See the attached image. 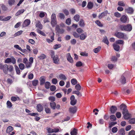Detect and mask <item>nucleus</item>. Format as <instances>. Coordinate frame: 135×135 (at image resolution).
<instances>
[{
	"mask_svg": "<svg viewBox=\"0 0 135 135\" xmlns=\"http://www.w3.org/2000/svg\"><path fill=\"white\" fill-rule=\"evenodd\" d=\"M120 28L122 31H125L128 32H130L132 29V27L131 25L128 24L126 25H120Z\"/></svg>",
	"mask_w": 135,
	"mask_h": 135,
	"instance_id": "nucleus-1",
	"label": "nucleus"
},
{
	"mask_svg": "<svg viewBox=\"0 0 135 135\" xmlns=\"http://www.w3.org/2000/svg\"><path fill=\"white\" fill-rule=\"evenodd\" d=\"M115 36L119 38H124L126 40L128 39V37L127 35L124 33L119 32H117L115 34Z\"/></svg>",
	"mask_w": 135,
	"mask_h": 135,
	"instance_id": "nucleus-2",
	"label": "nucleus"
},
{
	"mask_svg": "<svg viewBox=\"0 0 135 135\" xmlns=\"http://www.w3.org/2000/svg\"><path fill=\"white\" fill-rule=\"evenodd\" d=\"M51 23L52 27H54L57 24L56 16L55 13H52L51 16Z\"/></svg>",
	"mask_w": 135,
	"mask_h": 135,
	"instance_id": "nucleus-3",
	"label": "nucleus"
},
{
	"mask_svg": "<svg viewBox=\"0 0 135 135\" xmlns=\"http://www.w3.org/2000/svg\"><path fill=\"white\" fill-rule=\"evenodd\" d=\"M8 65L7 64H3L2 63H0V69L2 70L5 74L8 73Z\"/></svg>",
	"mask_w": 135,
	"mask_h": 135,
	"instance_id": "nucleus-4",
	"label": "nucleus"
},
{
	"mask_svg": "<svg viewBox=\"0 0 135 135\" xmlns=\"http://www.w3.org/2000/svg\"><path fill=\"white\" fill-rule=\"evenodd\" d=\"M16 59L12 56L10 58H7L5 61V63H9L11 62L13 64L16 63Z\"/></svg>",
	"mask_w": 135,
	"mask_h": 135,
	"instance_id": "nucleus-5",
	"label": "nucleus"
},
{
	"mask_svg": "<svg viewBox=\"0 0 135 135\" xmlns=\"http://www.w3.org/2000/svg\"><path fill=\"white\" fill-rule=\"evenodd\" d=\"M121 109H123L122 113L123 114L128 113L127 110L126 109V106L125 105L122 104L120 106Z\"/></svg>",
	"mask_w": 135,
	"mask_h": 135,
	"instance_id": "nucleus-6",
	"label": "nucleus"
},
{
	"mask_svg": "<svg viewBox=\"0 0 135 135\" xmlns=\"http://www.w3.org/2000/svg\"><path fill=\"white\" fill-rule=\"evenodd\" d=\"M71 100L70 104L72 105H75L76 103L77 100L75 99V96L74 95L71 96L70 98Z\"/></svg>",
	"mask_w": 135,
	"mask_h": 135,
	"instance_id": "nucleus-7",
	"label": "nucleus"
},
{
	"mask_svg": "<svg viewBox=\"0 0 135 135\" xmlns=\"http://www.w3.org/2000/svg\"><path fill=\"white\" fill-rule=\"evenodd\" d=\"M54 62L56 64L59 63V58L57 55H55V56L52 58Z\"/></svg>",
	"mask_w": 135,
	"mask_h": 135,
	"instance_id": "nucleus-8",
	"label": "nucleus"
},
{
	"mask_svg": "<svg viewBox=\"0 0 135 135\" xmlns=\"http://www.w3.org/2000/svg\"><path fill=\"white\" fill-rule=\"evenodd\" d=\"M108 13V11L107 10L105 11L101 14H99L98 16V17L99 19H101L105 16H107Z\"/></svg>",
	"mask_w": 135,
	"mask_h": 135,
	"instance_id": "nucleus-9",
	"label": "nucleus"
},
{
	"mask_svg": "<svg viewBox=\"0 0 135 135\" xmlns=\"http://www.w3.org/2000/svg\"><path fill=\"white\" fill-rule=\"evenodd\" d=\"M128 17L125 15H123L120 18V21L123 23H125L127 22V20Z\"/></svg>",
	"mask_w": 135,
	"mask_h": 135,
	"instance_id": "nucleus-10",
	"label": "nucleus"
},
{
	"mask_svg": "<svg viewBox=\"0 0 135 135\" xmlns=\"http://www.w3.org/2000/svg\"><path fill=\"white\" fill-rule=\"evenodd\" d=\"M30 21L29 19H26L23 22V27H26L28 26L30 23Z\"/></svg>",
	"mask_w": 135,
	"mask_h": 135,
	"instance_id": "nucleus-11",
	"label": "nucleus"
},
{
	"mask_svg": "<svg viewBox=\"0 0 135 135\" xmlns=\"http://www.w3.org/2000/svg\"><path fill=\"white\" fill-rule=\"evenodd\" d=\"M66 57L68 61L71 63H73V58L71 57L70 54L68 53L66 55Z\"/></svg>",
	"mask_w": 135,
	"mask_h": 135,
	"instance_id": "nucleus-12",
	"label": "nucleus"
},
{
	"mask_svg": "<svg viewBox=\"0 0 135 135\" xmlns=\"http://www.w3.org/2000/svg\"><path fill=\"white\" fill-rule=\"evenodd\" d=\"M133 11V9L132 7H129L126 9V12L128 13L132 14Z\"/></svg>",
	"mask_w": 135,
	"mask_h": 135,
	"instance_id": "nucleus-13",
	"label": "nucleus"
},
{
	"mask_svg": "<svg viewBox=\"0 0 135 135\" xmlns=\"http://www.w3.org/2000/svg\"><path fill=\"white\" fill-rule=\"evenodd\" d=\"M77 110V108L75 106L73 107H70L69 109V112L73 113H75L76 112Z\"/></svg>",
	"mask_w": 135,
	"mask_h": 135,
	"instance_id": "nucleus-14",
	"label": "nucleus"
},
{
	"mask_svg": "<svg viewBox=\"0 0 135 135\" xmlns=\"http://www.w3.org/2000/svg\"><path fill=\"white\" fill-rule=\"evenodd\" d=\"M117 110V108L116 106L112 105L111 106L110 108V111L112 113L114 114Z\"/></svg>",
	"mask_w": 135,
	"mask_h": 135,
	"instance_id": "nucleus-15",
	"label": "nucleus"
},
{
	"mask_svg": "<svg viewBox=\"0 0 135 135\" xmlns=\"http://www.w3.org/2000/svg\"><path fill=\"white\" fill-rule=\"evenodd\" d=\"M119 81L123 84H124L126 83V78L123 75L121 76L120 78L119 79Z\"/></svg>",
	"mask_w": 135,
	"mask_h": 135,
	"instance_id": "nucleus-16",
	"label": "nucleus"
},
{
	"mask_svg": "<svg viewBox=\"0 0 135 135\" xmlns=\"http://www.w3.org/2000/svg\"><path fill=\"white\" fill-rule=\"evenodd\" d=\"M36 26L40 29H42L43 27L42 25L41 24L40 22L39 21H36Z\"/></svg>",
	"mask_w": 135,
	"mask_h": 135,
	"instance_id": "nucleus-17",
	"label": "nucleus"
},
{
	"mask_svg": "<svg viewBox=\"0 0 135 135\" xmlns=\"http://www.w3.org/2000/svg\"><path fill=\"white\" fill-rule=\"evenodd\" d=\"M113 46L114 49L117 51H118L120 49L119 46L115 44H114L113 45Z\"/></svg>",
	"mask_w": 135,
	"mask_h": 135,
	"instance_id": "nucleus-18",
	"label": "nucleus"
},
{
	"mask_svg": "<svg viewBox=\"0 0 135 135\" xmlns=\"http://www.w3.org/2000/svg\"><path fill=\"white\" fill-rule=\"evenodd\" d=\"M25 11V10L24 9H21L19 10L16 13L15 16H17L23 13Z\"/></svg>",
	"mask_w": 135,
	"mask_h": 135,
	"instance_id": "nucleus-19",
	"label": "nucleus"
},
{
	"mask_svg": "<svg viewBox=\"0 0 135 135\" xmlns=\"http://www.w3.org/2000/svg\"><path fill=\"white\" fill-rule=\"evenodd\" d=\"M87 37V35L86 33L82 34L80 35V39L81 40H84Z\"/></svg>",
	"mask_w": 135,
	"mask_h": 135,
	"instance_id": "nucleus-20",
	"label": "nucleus"
},
{
	"mask_svg": "<svg viewBox=\"0 0 135 135\" xmlns=\"http://www.w3.org/2000/svg\"><path fill=\"white\" fill-rule=\"evenodd\" d=\"M40 84L41 85L43 84L45 82V78L44 76H42L40 78Z\"/></svg>",
	"mask_w": 135,
	"mask_h": 135,
	"instance_id": "nucleus-21",
	"label": "nucleus"
},
{
	"mask_svg": "<svg viewBox=\"0 0 135 135\" xmlns=\"http://www.w3.org/2000/svg\"><path fill=\"white\" fill-rule=\"evenodd\" d=\"M37 109L38 112H41L43 109L42 106L40 104H38L37 106Z\"/></svg>",
	"mask_w": 135,
	"mask_h": 135,
	"instance_id": "nucleus-22",
	"label": "nucleus"
},
{
	"mask_svg": "<svg viewBox=\"0 0 135 135\" xmlns=\"http://www.w3.org/2000/svg\"><path fill=\"white\" fill-rule=\"evenodd\" d=\"M124 118L126 119H128L131 117V114L128 113L123 114Z\"/></svg>",
	"mask_w": 135,
	"mask_h": 135,
	"instance_id": "nucleus-23",
	"label": "nucleus"
},
{
	"mask_svg": "<svg viewBox=\"0 0 135 135\" xmlns=\"http://www.w3.org/2000/svg\"><path fill=\"white\" fill-rule=\"evenodd\" d=\"M59 78L61 80H65L66 79V76L63 74H61L59 76Z\"/></svg>",
	"mask_w": 135,
	"mask_h": 135,
	"instance_id": "nucleus-24",
	"label": "nucleus"
},
{
	"mask_svg": "<svg viewBox=\"0 0 135 135\" xmlns=\"http://www.w3.org/2000/svg\"><path fill=\"white\" fill-rule=\"evenodd\" d=\"M13 130V127L11 126H9L8 127L6 130L7 133H9L12 131Z\"/></svg>",
	"mask_w": 135,
	"mask_h": 135,
	"instance_id": "nucleus-25",
	"label": "nucleus"
},
{
	"mask_svg": "<svg viewBox=\"0 0 135 135\" xmlns=\"http://www.w3.org/2000/svg\"><path fill=\"white\" fill-rule=\"evenodd\" d=\"M50 106L52 108L54 109L56 108V104L54 102H52L50 103Z\"/></svg>",
	"mask_w": 135,
	"mask_h": 135,
	"instance_id": "nucleus-26",
	"label": "nucleus"
},
{
	"mask_svg": "<svg viewBox=\"0 0 135 135\" xmlns=\"http://www.w3.org/2000/svg\"><path fill=\"white\" fill-rule=\"evenodd\" d=\"M93 7V4L91 2L88 3L87 6V8L89 9H91Z\"/></svg>",
	"mask_w": 135,
	"mask_h": 135,
	"instance_id": "nucleus-27",
	"label": "nucleus"
},
{
	"mask_svg": "<svg viewBox=\"0 0 135 135\" xmlns=\"http://www.w3.org/2000/svg\"><path fill=\"white\" fill-rule=\"evenodd\" d=\"M101 49V47L100 46L95 48L93 49L94 52L95 53H97L100 51Z\"/></svg>",
	"mask_w": 135,
	"mask_h": 135,
	"instance_id": "nucleus-28",
	"label": "nucleus"
},
{
	"mask_svg": "<svg viewBox=\"0 0 135 135\" xmlns=\"http://www.w3.org/2000/svg\"><path fill=\"white\" fill-rule=\"evenodd\" d=\"M36 31L37 32L41 34V35H42V36H46V34L43 31H42L38 29H37L36 30Z\"/></svg>",
	"mask_w": 135,
	"mask_h": 135,
	"instance_id": "nucleus-29",
	"label": "nucleus"
},
{
	"mask_svg": "<svg viewBox=\"0 0 135 135\" xmlns=\"http://www.w3.org/2000/svg\"><path fill=\"white\" fill-rule=\"evenodd\" d=\"M77 132V130L75 128H74L73 130L71 132V135H76Z\"/></svg>",
	"mask_w": 135,
	"mask_h": 135,
	"instance_id": "nucleus-30",
	"label": "nucleus"
},
{
	"mask_svg": "<svg viewBox=\"0 0 135 135\" xmlns=\"http://www.w3.org/2000/svg\"><path fill=\"white\" fill-rule=\"evenodd\" d=\"M79 24L81 27H84L85 25L84 21L83 20H80L79 22Z\"/></svg>",
	"mask_w": 135,
	"mask_h": 135,
	"instance_id": "nucleus-31",
	"label": "nucleus"
},
{
	"mask_svg": "<svg viewBox=\"0 0 135 135\" xmlns=\"http://www.w3.org/2000/svg\"><path fill=\"white\" fill-rule=\"evenodd\" d=\"M15 0H8V3L10 6H12L15 4Z\"/></svg>",
	"mask_w": 135,
	"mask_h": 135,
	"instance_id": "nucleus-32",
	"label": "nucleus"
},
{
	"mask_svg": "<svg viewBox=\"0 0 135 135\" xmlns=\"http://www.w3.org/2000/svg\"><path fill=\"white\" fill-rule=\"evenodd\" d=\"M118 5L119 6L124 7L125 6V3L123 1H119L118 2Z\"/></svg>",
	"mask_w": 135,
	"mask_h": 135,
	"instance_id": "nucleus-33",
	"label": "nucleus"
},
{
	"mask_svg": "<svg viewBox=\"0 0 135 135\" xmlns=\"http://www.w3.org/2000/svg\"><path fill=\"white\" fill-rule=\"evenodd\" d=\"M73 94H76L78 96L80 95V96H82L81 94L79 91L76 90L73 91Z\"/></svg>",
	"mask_w": 135,
	"mask_h": 135,
	"instance_id": "nucleus-34",
	"label": "nucleus"
},
{
	"mask_svg": "<svg viewBox=\"0 0 135 135\" xmlns=\"http://www.w3.org/2000/svg\"><path fill=\"white\" fill-rule=\"evenodd\" d=\"M79 18L80 16L79 15H75L74 17V20L76 22H78L79 21Z\"/></svg>",
	"mask_w": 135,
	"mask_h": 135,
	"instance_id": "nucleus-35",
	"label": "nucleus"
},
{
	"mask_svg": "<svg viewBox=\"0 0 135 135\" xmlns=\"http://www.w3.org/2000/svg\"><path fill=\"white\" fill-rule=\"evenodd\" d=\"M103 41L107 45H108L109 43V41L107 37H105L103 40Z\"/></svg>",
	"mask_w": 135,
	"mask_h": 135,
	"instance_id": "nucleus-36",
	"label": "nucleus"
},
{
	"mask_svg": "<svg viewBox=\"0 0 135 135\" xmlns=\"http://www.w3.org/2000/svg\"><path fill=\"white\" fill-rule=\"evenodd\" d=\"M115 43L116 44H123L124 43L123 41L121 40H119L116 41Z\"/></svg>",
	"mask_w": 135,
	"mask_h": 135,
	"instance_id": "nucleus-37",
	"label": "nucleus"
},
{
	"mask_svg": "<svg viewBox=\"0 0 135 135\" xmlns=\"http://www.w3.org/2000/svg\"><path fill=\"white\" fill-rule=\"evenodd\" d=\"M110 119L112 121H115L116 120L115 116L114 115H112L110 116Z\"/></svg>",
	"mask_w": 135,
	"mask_h": 135,
	"instance_id": "nucleus-38",
	"label": "nucleus"
},
{
	"mask_svg": "<svg viewBox=\"0 0 135 135\" xmlns=\"http://www.w3.org/2000/svg\"><path fill=\"white\" fill-rule=\"evenodd\" d=\"M38 83V80H34L32 81V84L33 86H36Z\"/></svg>",
	"mask_w": 135,
	"mask_h": 135,
	"instance_id": "nucleus-39",
	"label": "nucleus"
},
{
	"mask_svg": "<svg viewBox=\"0 0 135 135\" xmlns=\"http://www.w3.org/2000/svg\"><path fill=\"white\" fill-rule=\"evenodd\" d=\"M15 70L17 74L19 75L20 73V70L18 67L17 66L15 65Z\"/></svg>",
	"mask_w": 135,
	"mask_h": 135,
	"instance_id": "nucleus-40",
	"label": "nucleus"
},
{
	"mask_svg": "<svg viewBox=\"0 0 135 135\" xmlns=\"http://www.w3.org/2000/svg\"><path fill=\"white\" fill-rule=\"evenodd\" d=\"M13 67L12 65H9V66H8V71L9 72H11L13 70Z\"/></svg>",
	"mask_w": 135,
	"mask_h": 135,
	"instance_id": "nucleus-41",
	"label": "nucleus"
},
{
	"mask_svg": "<svg viewBox=\"0 0 135 135\" xmlns=\"http://www.w3.org/2000/svg\"><path fill=\"white\" fill-rule=\"evenodd\" d=\"M19 67L21 70H23L24 69L25 66L23 64L20 63L19 65Z\"/></svg>",
	"mask_w": 135,
	"mask_h": 135,
	"instance_id": "nucleus-42",
	"label": "nucleus"
},
{
	"mask_svg": "<svg viewBox=\"0 0 135 135\" xmlns=\"http://www.w3.org/2000/svg\"><path fill=\"white\" fill-rule=\"evenodd\" d=\"M61 44H56L54 46L53 48L54 49L56 50L57 49L60 48L61 47Z\"/></svg>",
	"mask_w": 135,
	"mask_h": 135,
	"instance_id": "nucleus-43",
	"label": "nucleus"
},
{
	"mask_svg": "<svg viewBox=\"0 0 135 135\" xmlns=\"http://www.w3.org/2000/svg\"><path fill=\"white\" fill-rule=\"evenodd\" d=\"M7 107L8 108H11L12 106L11 103L9 101H8L7 103Z\"/></svg>",
	"mask_w": 135,
	"mask_h": 135,
	"instance_id": "nucleus-44",
	"label": "nucleus"
},
{
	"mask_svg": "<svg viewBox=\"0 0 135 135\" xmlns=\"http://www.w3.org/2000/svg\"><path fill=\"white\" fill-rule=\"evenodd\" d=\"M129 123L131 124L135 123V118H132L129 121Z\"/></svg>",
	"mask_w": 135,
	"mask_h": 135,
	"instance_id": "nucleus-45",
	"label": "nucleus"
},
{
	"mask_svg": "<svg viewBox=\"0 0 135 135\" xmlns=\"http://www.w3.org/2000/svg\"><path fill=\"white\" fill-rule=\"evenodd\" d=\"M119 134L122 135H124L125 134V132L124 129L122 128L119 131Z\"/></svg>",
	"mask_w": 135,
	"mask_h": 135,
	"instance_id": "nucleus-46",
	"label": "nucleus"
},
{
	"mask_svg": "<svg viewBox=\"0 0 135 135\" xmlns=\"http://www.w3.org/2000/svg\"><path fill=\"white\" fill-rule=\"evenodd\" d=\"M71 84L73 85H75L77 83V81L75 79H73L71 80Z\"/></svg>",
	"mask_w": 135,
	"mask_h": 135,
	"instance_id": "nucleus-47",
	"label": "nucleus"
},
{
	"mask_svg": "<svg viewBox=\"0 0 135 135\" xmlns=\"http://www.w3.org/2000/svg\"><path fill=\"white\" fill-rule=\"evenodd\" d=\"M23 32V31L22 30L16 33L14 35V36L15 37L16 36H19Z\"/></svg>",
	"mask_w": 135,
	"mask_h": 135,
	"instance_id": "nucleus-48",
	"label": "nucleus"
},
{
	"mask_svg": "<svg viewBox=\"0 0 135 135\" xmlns=\"http://www.w3.org/2000/svg\"><path fill=\"white\" fill-rule=\"evenodd\" d=\"M25 64V66L26 68H30L32 65V64L30 63V62H27Z\"/></svg>",
	"mask_w": 135,
	"mask_h": 135,
	"instance_id": "nucleus-49",
	"label": "nucleus"
},
{
	"mask_svg": "<svg viewBox=\"0 0 135 135\" xmlns=\"http://www.w3.org/2000/svg\"><path fill=\"white\" fill-rule=\"evenodd\" d=\"M55 52L53 50H51L50 52V55L51 57L52 58L55 56Z\"/></svg>",
	"mask_w": 135,
	"mask_h": 135,
	"instance_id": "nucleus-50",
	"label": "nucleus"
},
{
	"mask_svg": "<svg viewBox=\"0 0 135 135\" xmlns=\"http://www.w3.org/2000/svg\"><path fill=\"white\" fill-rule=\"evenodd\" d=\"M75 89L78 91L80 90L81 89V86L79 84H77L75 86Z\"/></svg>",
	"mask_w": 135,
	"mask_h": 135,
	"instance_id": "nucleus-51",
	"label": "nucleus"
},
{
	"mask_svg": "<svg viewBox=\"0 0 135 135\" xmlns=\"http://www.w3.org/2000/svg\"><path fill=\"white\" fill-rule=\"evenodd\" d=\"M50 83L49 82H46L45 83V86L46 89H48L49 88Z\"/></svg>",
	"mask_w": 135,
	"mask_h": 135,
	"instance_id": "nucleus-52",
	"label": "nucleus"
},
{
	"mask_svg": "<svg viewBox=\"0 0 135 135\" xmlns=\"http://www.w3.org/2000/svg\"><path fill=\"white\" fill-rule=\"evenodd\" d=\"M73 35L75 38H77L79 37L80 36V35L76 32H74Z\"/></svg>",
	"mask_w": 135,
	"mask_h": 135,
	"instance_id": "nucleus-53",
	"label": "nucleus"
},
{
	"mask_svg": "<svg viewBox=\"0 0 135 135\" xmlns=\"http://www.w3.org/2000/svg\"><path fill=\"white\" fill-rule=\"evenodd\" d=\"M117 123L116 122H111L109 124V127L110 128L112 127L113 126H114L115 124Z\"/></svg>",
	"mask_w": 135,
	"mask_h": 135,
	"instance_id": "nucleus-54",
	"label": "nucleus"
},
{
	"mask_svg": "<svg viewBox=\"0 0 135 135\" xmlns=\"http://www.w3.org/2000/svg\"><path fill=\"white\" fill-rule=\"evenodd\" d=\"M11 18V16H8L6 17L3 18V21H7L9 20Z\"/></svg>",
	"mask_w": 135,
	"mask_h": 135,
	"instance_id": "nucleus-55",
	"label": "nucleus"
},
{
	"mask_svg": "<svg viewBox=\"0 0 135 135\" xmlns=\"http://www.w3.org/2000/svg\"><path fill=\"white\" fill-rule=\"evenodd\" d=\"M82 65V64L81 61H79L77 62L76 64V66L77 67H80Z\"/></svg>",
	"mask_w": 135,
	"mask_h": 135,
	"instance_id": "nucleus-56",
	"label": "nucleus"
},
{
	"mask_svg": "<svg viewBox=\"0 0 135 135\" xmlns=\"http://www.w3.org/2000/svg\"><path fill=\"white\" fill-rule=\"evenodd\" d=\"M95 23L98 26L102 27L103 26L102 24L101 23L100 21L99 20H97L95 21Z\"/></svg>",
	"mask_w": 135,
	"mask_h": 135,
	"instance_id": "nucleus-57",
	"label": "nucleus"
},
{
	"mask_svg": "<svg viewBox=\"0 0 135 135\" xmlns=\"http://www.w3.org/2000/svg\"><path fill=\"white\" fill-rule=\"evenodd\" d=\"M59 16L61 19H64L65 18L64 15L62 13H60L59 14Z\"/></svg>",
	"mask_w": 135,
	"mask_h": 135,
	"instance_id": "nucleus-58",
	"label": "nucleus"
},
{
	"mask_svg": "<svg viewBox=\"0 0 135 135\" xmlns=\"http://www.w3.org/2000/svg\"><path fill=\"white\" fill-rule=\"evenodd\" d=\"M50 89L51 91H54L56 90V88L55 85H52L50 87Z\"/></svg>",
	"mask_w": 135,
	"mask_h": 135,
	"instance_id": "nucleus-59",
	"label": "nucleus"
},
{
	"mask_svg": "<svg viewBox=\"0 0 135 135\" xmlns=\"http://www.w3.org/2000/svg\"><path fill=\"white\" fill-rule=\"evenodd\" d=\"M45 13L46 14V13L43 12H41L39 14V16L41 18L45 16Z\"/></svg>",
	"mask_w": 135,
	"mask_h": 135,
	"instance_id": "nucleus-60",
	"label": "nucleus"
},
{
	"mask_svg": "<svg viewBox=\"0 0 135 135\" xmlns=\"http://www.w3.org/2000/svg\"><path fill=\"white\" fill-rule=\"evenodd\" d=\"M77 32L79 33H81L83 32V30L81 28H78L76 30Z\"/></svg>",
	"mask_w": 135,
	"mask_h": 135,
	"instance_id": "nucleus-61",
	"label": "nucleus"
},
{
	"mask_svg": "<svg viewBox=\"0 0 135 135\" xmlns=\"http://www.w3.org/2000/svg\"><path fill=\"white\" fill-rule=\"evenodd\" d=\"M116 115L117 118H119L121 117V114L120 112H118L116 113Z\"/></svg>",
	"mask_w": 135,
	"mask_h": 135,
	"instance_id": "nucleus-62",
	"label": "nucleus"
},
{
	"mask_svg": "<svg viewBox=\"0 0 135 135\" xmlns=\"http://www.w3.org/2000/svg\"><path fill=\"white\" fill-rule=\"evenodd\" d=\"M114 15L116 17L118 18L120 17L121 16L120 14L118 12H115Z\"/></svg>",
	"mask_w": 135,
	"mask_h": 135,
	"instance_id": "nucleus-63",
	"label": "nucleus"
},
{
	"mask_svg": "<svg viewBox=\"0 0 135 135\" xmlns=\"http://www.w3.org/2000/svg\"><path fill=\"white\" fill-rule=\"evenodd\" d=\"M129 135H135V131L134 130H131L128 133Z\"/></svg>",
	"mask_w": 135,
	"mask_h": 135,
	"instance_id": "nucleus-64",
	"label": "nucleus"
}]
</instances>
